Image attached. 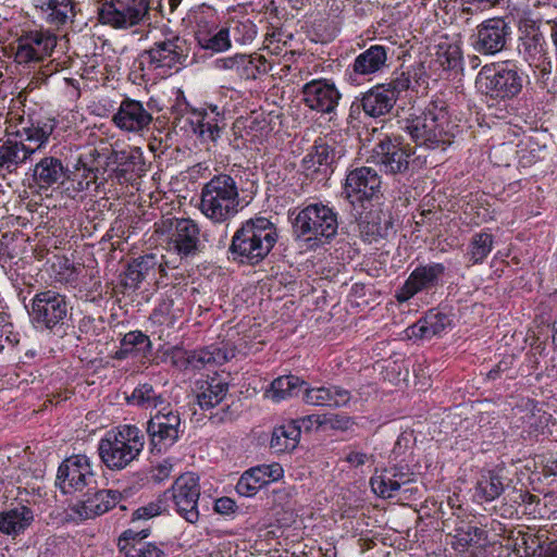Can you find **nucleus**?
Segmentation results:
<instances>
[{
  "mask_svg": "<svg viewBox=\"0 0 557 557\" xmlns=\"http://www.w3.org/2000/svg\"><path fill=\"white\" fill-rule=\"evenodd\" d=\"M277 238L274 223L263 216L252 218L235 232L228 250L234 261L256 265L265 259Z\"/></svg>",
  "mask_w": 557,
  "mask_h": 557,
  "instance_id": "f257e3e1",
  "label": "nucleus"
},
{
  "mask_svg": "<svg viewBox=\"0 0 557 557\" xmlns=\"http://www.w3.org/2000/svg\"><path fill=\"white\" fill-rule=\"evenodd\" d=\"M456 127L442 101L431 102L421 115L408 120L406 126L417 145L432 149L449 146Z\"/></svg>",
  "mask_w": 557,
  "mask_h": 557,
  "instance_id": "f03ea898",
  "label": "nucleus"
},
{
  "mask_svg": "<svg viewBox=\"0 0 557 557\" xmlns=\"http://www.w3.org/2000/svg\"><path fill=\"white\" fill-rule=\"evenodd\" d=\"M144 445V435L138 428L121 425L106 433L99 442L98 453L108 469L122 470L138 458Z\"/></svg>",
  "mask_w": 557,
  "mask_h": 557,
  "instance_id": "7ed1b4c3",
  "label": "nucleus"
},
{
  "mask_svg": "<svg viewBox=\"0 0 557 557\" xmlns=\"http://www.w3.org/2000/svg\"><path fill=\"white\" fill-rule=\"evenodd\" d=\"M238 187L231 175H215L203 185L200 210L211 221L223 223L233 218L238 212Z\"/></svg>",
  "mask_w": 557,
  "mask_h": 557,
  "instance_id": "20e7f679",
  "label": "nucleus"
},
{
  "mask_svg": "<svg viewBox=\"0 0 557 557\" xmlns=\"http://www.w3.org/2000/svg\"><path fill=\"white\" fill-rule=\"evenodd\" d=\"M160 35H153V45L144 52L148 66L160 71L161 75L177 72L188 58L189 48L185 38L174 33L168 26L159 29Z\"/></svg>",
  "mask_w": 557,
  "mask_h": 557,
  "instance_id": "39448f33",
  "label": "nucleus"
},
{
  "mask_svg": "<svg viewBox=\"0 0 557 557\" xmlns=\"http://www.w3.org/2000/svg\"><path fill=\"white\" fill-rule=\"evenodd\" d=\"M476 86L494 99H511L522 89V77L513 65H484L478 74Z\"/></svg>",
  "mask_w": 557,
  "mask_h": 557,
  "instance_id": "423d86ee",
  "label": "nucleus"
},
{
  "mask_svg": "<svg viewBox=\"0 0 557 557\" xmlns=\"http://www.w3.org/2000/svg\"><path fill=\"white\" fill-rule=\"evenodd\" d=\"M150 0H111L98 9L99 21L126 29L149 21Z\"/></svg>",
  "mask_w": 557,
  "mask_h": 557,
  "instance_id": "0eeeda50",
  "label": "nucleus"
},
{
  "mask_svg": "<svg viewBox=\"0 0 557 557\" xmlns=\"http://www.w3.org/2000/svg\"><path fill=\"white\" fill-rule=\"evenodd\" d=\"M295 226L301 235L309 239H330L337 233V213L321 202L305 207L296 216Z\"/></svg>",
  "mask_w": 557,
  "mask_h": 557,
  "instance_id": "6e6552de",
  "label": "nucleus"
},
{
  "mask_svg": "<svg viewBox=\"0 0 557 557\" xmlns=\"http://www.w3.org/2000/svg\"><path fill=\"white\" fill-rule=\"evenodd\" d=\"M97 483L90 460L85 455L66 458L58 469L57 484L63 494H78L95 490Z\"/></svg>",
  "mask_w": 557,
  "mask_h": 557,
  "instance_id": "1a4fd4ad",
  "label": "nucleus"
},
{
  "mask_svg": "<svg viewBox=\"0 0 557 557\" xmlns=\"http://www.w3.org/2000/svg\"><path fill=\"white\" fill-rule=\"evenodd\" d=\"M170 493L176 512L187 522L196 523L199 519L198 500L200 496L198 476L190 472L180 475Z\"/></svg>",
  "mask_w": 557,
  "mask_h": 557,
  "instance_id": "9d476101",
  "label": "nucleus"
},
{
  "mask_svg": "<svg viewBox=\"0 0 557 557\" xmlns=\"http://www.w3.org/2000/svg\"><path fill=\"white\" fill-rule=\"evenodd\" d=\"M29 313L36 324L51 330L67 314L65 296L51 289L40 292L34 296Z\"/></svg>",
  "mask_w": 557,
  "mask_h": 557,
  "instance_id": "9b49d317",
  "label": "nucleus"
},
{
  "mask_svg": "<svg viewBox=\"0 0 557 557\" xmlns=\"http://www.w3.org/2000/svg\"><path fill=\"white\" fill-rule=\"evenodd\" d=\"M411 153V148L400 138L386 137L374 147L372 159L386 173L397 174L408 170Z\"/></svg>",
  "mask_w": 557,
  "mask_h": 557,
  "instance_id": "f8f14e48",
  "label": "nucleus"
},
{
  "mask_svg": "<svg viewBox=\"0 0 557 557\" xmlns=\"http://www.w3.org/2000/svg\"><path fill=\"white\" fill-rule=\"evenodd\" d=\"M57 36L48 30H30L17 39L15 58L20 63L39 62L50 57Z\"/></svg>",
  "mask_w": 557,
  "mask_h": 557,
  "instance_id": "ddd939ff",
  "label": "nucleus"
},
{
  "mask_svg": "<svg viewBox=\"0 0 557 557\" xmlns=\"http://www.w3.org/2000/svg\"><path fill=\"white\" fill-rule=\"evenodd\" d=\"M164 410L158 411L147 423L150 443L158 451L171 447L180 436V414L171 409Z\"/></svg>",
  "mask_w": 557,
  "mask_h": 557,
  "instance_id": "4468645a",
  "label": "nucleus"
},
{
  "mask_svg": "<svg viewBox=\"0 0 557 557\" xmlns=\"http://www.w3.org/2000/svg\"><path fill=\"white\" fill-rule=\"evenodd\" d=\"M121 493L115 490H95L82 493V498L71 505V510L82 520L92 519L106 513L121 500Z\"/></svg>",
  "mask_w": 557,
  "mask_h": 557,
  "instance_id": "2eb2a0df",
  "label": "nucleus"
},
{
  "mask_svg": "<svg viewBox=\"0 0 557 557\" xmlns=\"http://www.w3.org/2000/svg\"><path fill=\"white\" fill-rule=\"evenodd\" d=\"M510 33V25L504 18H488L478 26L474 48L482 54L500 52L506 47Z\"/></svg>",
  "mask_w": 557,
  "mask_h": 557,
  "instance_id": "dca6fc26",
  "label": "nucleus"
},
{
  "mask_svg": "<svg viewBox=\"0 0 557 557\" xmlns=\"http://www.w3.org/2000/svg\"><path fill=\"white\" fill-rule=\"evenodd\" d=\"M215 67L227 71L233 77L242 81L256 79L259 75L267 74L271 69L267 59L258 53H236L232 57L218 59Z\"/></svg>",
  "mask_w": 557,
  "mask_h": 557,
  "instance_id": "f3484780",
  "label": "nucleus"
},
{
  "mask_svg": "<svg viewBox=\"0 0 557 557\" xmlns=\"http://www.w3.org/2000/svg\"><path fill=\"white\" fill-rule=\"evenodd\" d=\"M170 244L181 257L194 256L199 251L200 230L191 219H169Z\"/></svg>",
  "mask_w": 557,
  "mask_h": 557,
  "instance_id": "a211bd4d",
  "label": "nucleus"
},
{
  "mask_svg": "<svg viewBox=\"0 0 557 557\" xmlns=\"http://www.w3.org/2000/svg\"><path fill=\"white\" fill-rule=\"evenodd\" d=\"M301 94L309 109L323 114L334 112L341 99L336 86L327 79H312L302 86Z\"/></svg>",
  "mask_w": 557,
  "mask_h": 557,
  "instance_id": "6ab92c4d",
  "label": "nucleus"
},
{
  "mask_svg": "<svg viewBox=\"0 0 557 557\" xmlns=\"http://www.w3.org/2000/svg\"><path fill=\"white\" fill-rule=\"evenodd\" d=\"M381 188V177L375 170L361 166L350 171L346 177L344 193L351 203L376 196Z\"/></svg>",
  "mask_w": 557,
  "mask_h": 557,
  "instance_id": "aec40b11",
  "label": "nucleus"
},
{
  "mask_svg": "<svg viewBox=\"0 0 557 557\" xmlns=\"http://www.w3.org/2000/svg\"><path fill=\"white\" fill-rule=\"evenodd\" d=\"M152 114L144 104L134 99H124L117 111L112 116V122L122 131L139 134L149 128L152 123Z\"/></svg>",
  "mask_w": 557,
  "mask_h": 557,
  "instance_id": "412c9836",
  "label": "nucleus"
},
{
  "mask_svg": "<svg viewBox=\"0 0 557 557\" xmlns=\"http://www.w3.org/2000/svg\"><path fill=\"white\" fill-rule=\"evenodd\" d=\"M284 470L280 463L260 465L245 471L236 484L239 495L251 497L264 485L283 478Z\"/></svg>",
  "mask_w": 557,
  "mask_h": 557,
  "instance_id": "4be33fe9",
  "label": "nucleus"
},
{
  "mask_svg": "<svg viewBox=\"0 0 557 557\" xmlns=\"http://www.w3.org/2000/svg\"><path fill=\"white\" fill-rule=\"evenodd\" d=\"M445 272L442 263H431L418 267L409 275L403 287L396 293V299L405 302L423 289L434 286Z\"/></svg>",
  "mask_w": 557,
  "mask_h": 557,
  "instance_id": "5701e85b",
  "label": "nucleus"
},
{
  "mask_svg": "<svg viewBox=\"0 0 557 557\" xmlns=\"http://www.w3.org/2000/svg\"><path fill=\"white\" fill-rule=\"evenodd\" d=\"M148 530H126L119 537L117 547L123 557H168L162 545L144 541Z\"/></svg>",
  "mask_w": 557,
  "mask_h": 557,
  "instance_id": "b1692460",
  "label": "nucleus"
},
{
  "mask_svg": "<svg viewBox=\"0 0 557 557\" xmlns=\"http://www.w3.org/2000/svg\"><path fill=\"white\" fill-rule=\"evenodd\" d=\"M345 151L335 141L319 138L302 159V168L307 171H320L322 166L329 168L338 161Z\"/></svg>",
  "mask_w": 557,
  "mask_h": 557,
  "instance_id": "393cba45",
  "label": "nucleus"
},
{
  "mask_svg": "<svg viewBox=\"0 0 557 557\" xmlns=\"http://www.w3.org/2000/svg\"><path fill=\"white\" fill-rule=\"evenodd\" d=\"M33 156L34 149L26 147L25 143L13 134L5 139H0V171L14 173Z\"/></svg>",
  "mask_w": 557,
  "mask_h": 557,
  "instance_id": "a878e982",
  "label": "nucleus"
},
{
  "mask_svg": "<svg viewBox=\"0 0 557 557\" xmlns=\"http://www.w3.org/2000/svg\"><path fill=\"white\" fill-rule=\"evenodd\" d=\"M413 481V473L404 471L403 468L393 467L385 469L381 474L371 478L370 484L373 492L382 498H392L400 490Z\"/></svg>",
  "mask_w": 557,
  "mask_h": 557,
  "instance_id": "bb28decb",
  "label": "nucleus"
},
{
  "mask_svg": "<svg viewBox=\"0 0 557 557\" xmlns=\"http://www.w3.org/2000/svg\"><path fill=\"white\" fill-rule=\"evenodd\" d=\"M395 104L394 92L384 84L373 86L361 97L362 110L371 117H380L389 113Z\"/></svg>",
  "mask_w": 557,
  "mask_h": 557,
  "instance_id": "cd10ccee",
  "label": "nucleus"
},
{
  "mask_svg": "<svg viewBox=\"0 0 557 557\" xmlns=\"http://www.w3.org/2000/svg\"><path fill=\"white\" fill-rule=\"evenodd\" d=\"M163 263L154 255H146L135 259L125 272L124 285L128 288H137L146 278H154L157 273L163 275Z\"/></svg>",
  "mask_w": 557,
  "mask_h": 557,
  "instance_id": "c85d7f7f",
  "label": "nucleus"
},
{
  "mask_svg": "<svg viewBox=\"0 0 557 557\" xmlns=\"http://www.w3.org/2000/svg\"><path fill=\"white\" fill-rule=\"evenodd\" d=\"M235 356L236 349L230 344H224L222 347L211 345L190 351L186 360L189 367L200 370L208 366L223 364Z\"/></svg>",
  "mask_w": 557,
  "mask_h": 557,
  "instance_id": "c756f323",
  "label": "nucleus"
},
{
  "mask_svg": "<svg viewBox=\"0 0 557 557\" xmlns=\"http://www.w3.org/2000/svg\"><path fill=\"white\" fill-rule=\"evenodd\" d=\"M194 132L202 140L215 143L221 136L225 126L223 115L218 112L216 107H210L201 111H194Z\"/></svg>",
  "mask_w": 557,
  "mask_h": 557,
  "instance_id": "7c9ffc66",
  "label": "nucleus"
},
{
  "mask_svg": "<svg viewBox=\"0 0 557 557\" xmlns=\"http://www.w3.org/2000/svg\"><path fill=\"white\" fill-rule=\"evenodd\" d=\"M387 48L372 45L359 53L351 64L355 75L368 76L381 72L387 65Z\"/></svg>",
  "mask_w": 557,
  "mask_h": 557,
  "instance_id": "2f4dec72",
  "label": "nucleus"
},
{
  "mask_svg": "<svg viewBox=\"0 0 557 557\" xmlns=\"http://www.w3.org/2000/svg\"><path fill=\"white\" fill-rule=\"evenodd\" d=\"M66 177V169L60 159L45 157L33 169V180L40 188H49L62 184Z\"/></svg>",
  "mask_w": 557,
  "mask_h": 557,
  "instance_id": "473e14b6",
  "label": "nucleus"
},
{
  "mask_svg": "<svg viewBox=\"0 0 557 557\" xmlns=\"http://www.w3.org/2000/svg\"><path fill=\"white\" fill-rule=\"evenodd\" d=\"M34 521L33 510L25 505H17L0 511V532L10 536L23 533Z\"/></svg>",
  "mask_w": 557,
  "mask_h": 557,
  "instance_id": "72a5a7b5",
  "label": "nucleus"
},
{
  "mask_svg": "<svg viewBox=\"0 0 557 557\" xmlns=\"http://www.w3.org/2000/svg\"><path fill=\"white\" fill-rule=\"evenodd\" d=\"M301 430L297 421H287L273 430L271 448L277 453L294 450L300 440Z\"/></svg>",
  "mask_w": 557,
  "mask_h": 557,
  "instance_id": "f704fd0d",
  "label": "nucleus"
},
{
  "mask_svg": "<svg viewBox=\"0 0 557 557\" xmlns=\"http://www.w3.org/2000/svg\"><path fill=\"white\" fill-rule=\"evenodd\" d=\"M53 132V125L47 122H32L17 129L13 135L34 149V154L48 141Z\"/></svg>",
  "mask_w": 557,
  "mask_h": 557,
  "instance_id": "c9c22d12",
  "label": "nucleus"
},
{
  "mask_svg": "<svg viewBox=\"0 0 557 557\" xmlns=\"http://www.w3.org/2000/svg\"><path fill=\"white\" fill-rule=\"evenodd\" d=\"M197 403L201 409L208 410L219 405L226 396L228 384L216 377L200 381Z\"/></svg>",
  "mask_w": 557,
  "mask_h": 557,
  "instance_id": "e433bc0d",
  "label": "nucleus"
},
{
  "mask_svg": "<svg viewBox=\"0 0 557 557\" xmlns=\"http://www.w3.org/2000/svg\"><path fill=\"white\" fill-rule=\"evenodd\" d=\"M449 324L450 320L445 313L430 310L412 326V334L421 338H431L440 335Z\"/></svg>",
  "mask_w": 557,
  "mask_h": 557,
  "instance_id": "4c0bfd02",
  "label": "nucleus"
},
{
  "mask_svg": "<svg viewBox=\"0 0 557 557\" xmlns=\"http://www.w3.org/2000/svg\"><path fill=\"white\" fill-rule=\"evenodd\" d=\"M304 381L295 375H284L275 379L265 396L274 401H281L297 395Z\"/></svg>",
  "mask_w": 557,
  "mask_h": 557,
  "instance_id": "58836bf2",
  "label": "nucleus"
},
{
  "mask_svg": "<svg viewBox=\"0 0 557 557\" xmlns=\"http://www.w3.org/2000/svg\"><path fill=\"white\" fill-rule=\"evenodd\" d=\"M493 244L492 234L485 232L474 234L470 239L467 251L471 265L482 263L492 251Z\"/></svg>",
  "mask_w": 557,
  "mask_h": 557,
  "instance_id": "ea45409f",
  "label": "nucleus"
},
{
  "mask_svg": "<svg viewBox=\"0 0 557 557\" xmlns=\"http://www.w3.org/2000/svg\"><path fill=\"white\" fill-rule=\"evenodd\" d=\"M40 9L47 12V21L61 26L73 15V3L71 0H42Z\"/></svg>",
  "mask_w": 557,
  "mask_h": 557,
  "instance_id": "a19ab883",
  "label": "nucleus"
},
{
  "mask_svg": "<svg viewBox=\"0 0 557 557\" xmlns=\"http://www.w3.org/2000/svg\"><path fill=\"white\" fill-rule=\"evenodd\" d=\"M128 404L136 405L145 409L157 408L164 403L161 393L157 392L151 384H139L127 398Z\"/></svg>",
  "mask_w": 557,
  "mask_h": 557,
  "instance_id": "79ce46f5",
  "label": "nucleus"
},
{
  "mask_svg": "<svg viewBox=\"0 0 557 557\" xmlns=\"http://www.w3.org/2000/svg\"><path fill=\"white\" fill-rule=\"evenodd\" d=\"M486 539V532L475 525L467 524L455 530L451 545L454 549L465 552L469 546L479 544Z\"/></svg>",
  "mask_w": 557,
  "mask_h": 557,
  "instance_id": "37998d69",
  "label": "nucleus"
},
{
  "mask_svg": "<svg viewBox=\"0 0 557 557\" xmlns=\"http://www.w3.org/2000/svg\"><path fill=\"white\" fill-rule=\"evenodd\" d=\"M504 491L502 479L492 471L482 474L475 486V495L481 500L492 502Z\"/></svg>",
  "mask_w": 557,
  "mask_h": 557,
  "instance_id": "c03bdc74",
  "label": "nucleus"
},
{
  "mask_svg": "<svg viewBox=\"0 0 557 557\" xmlns=\"http://www.w3.org/2000/svg\"><path fill=\"white\" fill-rule=\"evenodd\" d=\"M462 52L458 44L441 42L436 49V62L443 70H457L461 66Z\"/></svg>",
  "mask_w": 557,
  "mask_h": 557,
  "instance_id": "a18cd8bd",
  "label": "nucleus"
},
{
  "mask_svg": "<svg viewBox=\"0 0 557 557\" xmlns=\"http://www.w3.org/2000/svg\"><path fill=\"white\" fill-rule=\"evenodd\" d=\"M198 44L201 48L222 52L231 48L230 29L227 27L219 28L214 34H200Z\"/></svg>",
  "mask_w": 557,
  "mask_h": 557,
  "instance_id": "49530a36",
  "label": "nucleus"
},
{
  "mask_svg": "<svg viewBox=\"0 0 557 557\" xmlns=\"http://www.w3.org/2000/svg\"><path fill=\"white\" fill-rule=\"evenodd\" d=\"M305 401L312 406H330L332 396L330 394V387H317L306 389Z\"/></svg>",
  "mask_w": 557,
  "mask_h": 557,
  "instance_id": "de8ad7c7",
  "label": "nucleus"
},
{
  "mask_svg": "<svg viewBox=\"0 0 557 557\" xmlns=\"http://www.w3.org/2000/svg\"><path fill=\"white\" fill-rule=\"evenodd\" d=\"M411 79H412L411 72L407 71V72H401L393 81H391L389 83H386L384 85H385V87H389V90L394 92L395 100L397 101L399 95L403 91H406L409 88H411Z\"/></svg>",
  "mask_w": 557,
  "mask_h": 557,
  "instance_id": "09e8293b",
  "label": "nucleus"
},
{
  "mask_svg": "<svg viewBox=\"0 0 557 557\" xmlns=\"http://www.w3.org/2000/svg\"><path fill=\"white\" fill-rule=\"evenodd\" d=\"M119 165L128 168L132 173L141 171L144 165L141 152L138 149H134L128 153L121 152Z\"/></svg>",
  "mask_w": 557,
  "mask_h": 557,
  "instance_id": "8fccbe9b",
  "label": "nucleus"
},
{
  "mask_svg": "<svg viewBox=\"0 0 557 557\" xmlns=\"http://www.w3.org/2000/svg\"><path fill=\"white\" fill-rule=\"evenodd\" d=\"M161 513V507L158 504H149L147 506H143L134 511L133 520L140 519H150Z\"/></svg>",
  "mask_w": 557,
  "mask_h": 557,
  "instance_id": "3c124183",
  "label": "nucleus"
},
{
  "mask_svg": "<svg viewBox=\"0 0 557 557\" xmlns=\"http://www.w3.org/2000/svg\"><path fill=\"white\" fill-rule=\"evenodd\" d=\"M320 423L329 425L331 429L335 430H347L351 425V420L346 416L336 414L327 418L325 417Z\"/></svg>",
  "mask_w": 557,
  "mask_h": 557,
  "instance_id": "603ef678",
  "label": "nucleus"
},
{
  "mask_svg": "<svg viewBox=\"0 0 557 557\" xmlns=\"http://www.w3.org/2000/svg\"><path fill=\"white\" fill-rule=\"evenodd\" d=\"M330 394L332 396L331 407L344 406L350 399V393L337 386L330 387Z\"/></svg>",
  "mask_w": 557,
  "mask_h": 557,
  "instance_id": "864d4df0",
  "label": "nucleus"
},
{
  "mask_svg": "<svg viewBox=\"0 0 557 557\" xmlns=\"http://www.w3.org/2000/svg\"><path fill=\"white\" fill-rule=\"evenodd\" d=\"M172 469L173 463L169 460H164L154 467L152 478L158 482L164 481L170 476Z\"/></svg>",
  "mask_w": 557,
  "mask_h": 557,
  "instance_id": "5fc2aeb1",
  "label": "nucleus"
},
{
  "mask_svg": "<svg viewBox=\"0 0 557 557\" xmlns=\"http://www.w3.org/2000/svg\"><path fill=\"white\" fill-rule=\"evenodd\" d=\"M235 508H236L235 502L228 497L219 498L214 505V510L216 512L223 513V515L234 512Z\"/></svg>",
  "mask_w": 557,
  "mask_h": 557,
  "instance_id": "6e6d98bb",
  "label": "nucleus"
},
{
  "mask_svg": "<svg viewBox=\"0 0 557 557\" xmlns=\"http://www.w3.org/2000/svg\"><path fill=\"white\" fill-rule=\"evenodd\" d=\"M368 455L361 451H350L345 457V461H347L351 467L355 468L363 466L368 461Z\"/></svg>",
  "mask_w": 557,
  "mask_h": 557,
  "instance_id": "4d7b16f0",
  "label": "nucleus"
},
{
  "mask_svg": "<svg viewBox=\"0 0 557 557\" xmlns=\"http://www.w3.org/2000/svg\"><path fill=\"white\" fill-rule=\"evenodd\" d=\"M362 233L366 236V239L371 242H376L379 238H382L384 234L382 233L381 228L376 225H370V223H367L366 226H363Z\"/></svg>",
  "mask_w": 557,
  "mask_h": 557,
  "instance_id": "13d9d810",
  "label": "nucleus"
},
{
  "mask_svg": "<svg viewBox=\"0 0 557 557\" xmlns=\"http://www.w3.org/2000/svg\"><path fill=\"white\" fill-rule=\"evenodd\" d=\"M148 342V337L140 332H131L124 336V344L140 345Z\"/></svg>",
  "mask_w": 557,
  "mask_h": 557,
  "instance_id": "bf43d9fd",
  "label": "nucleus"
},
{
  "mask_svg": "<svg viewBox=\"0 0 557 557\" xmlns=\"http://www.w3.org/2000/svg\"><path fill=\"white\" fill-rule=\"evenodd\" d=\"M114 173L115 177L119 180L120 183L128 182L131 180V176H128V174L131 173L128 168L120 165L117 169H115Z\"/></svg>",
  "mask_w": 557,
  "mask_h": 557,
  "instance_id": "052dcab7",
  "label": "nucleus"
},
{
  "mask_svg": "<svg viewBox=\"0 0 557 557\" xmlns=\"http://www.w3.org/2000/svg\"><path fill=\"white\" fill-rule=\"evenodd\" d=\"M510 362H507V361H500L494 369H492L488 373H487V376L490 379H496L497 375L506 370L508 367H509Z\"/></svg>",
  "mask_w": 557,
  "mask_h": 557,
  "instance_id": "680f3d73",
  "label": "nucleus"
},
{
  "mask_svg": "<svg viewBox=\"0 0 557 557\" xmlns=\"http://www.w3.org/2000/svg\"><path fill=\"white\" fill-rule=\"evenodd\" d=\"M541 557H557V541L550 542L543 550Z\"/></svg>",
  "mask_w": 557,
  "mask_h": 557,
  "instance_id": "e2e57ef3",
  "label": "nucleus"
},
{
  "mask_svg": "<svg viewBox=\"0 0 557 557\" xmlns=\"http://www.w3.org/2000/svg\"><path fill=\"white\" fill-rule=\"evenodd\" d=\"M89 175H91V178L86 182L85 186H83L82 182L78 183L81 185V189L88 188L89 184L95 182L96 175L94 174V172L91 170H88V175H86V177H88Z\"/></svg>",
  "mask_w": 557,
  "mask_h": 557,
  "instance_id": "0e129e2a",
  "label": "nucleus"
},
{
  "mask_svg": "<svg viewBox=\"0 0 557 557\" xmlns=\"http://www.w3.org/2000/svg\"><path fill=\"white\" fill-rule=\"evenodd\" d=\"M552 38H553L554 44L557 47V21L554 22V25L552 27Z\"/></svg>",
  "mask_w": 557,
  "mask_h": 557,
  "instance_id": "69168bd1",
  "label": "nucleus"
},
{
  "mask_svg": "<svg viewBox=\"0 0 557 557\" xmlns=\"http://www.w3.org/2000/svg\"><path fill=\"white\" fill-rule=\"evenodd\" d=\"M549 470L553 474L557 475V459L552 462Z\"/></svg>",
  "mask_w": 557,
  "mask_h": 557,
  "instance_id": "338daca9",
  "label": "nucleus"
},
{
  "mask_svg": "<svg viewBox=\"0 0 557 557\" xmlns=\"http://www.w3.org/2000/svg\"><path fill=\"white\" fill-rule=\"evenodd\" d=\"M181 0H170V5L172 9L176 8L180 4Z\"/></svg>",
  "mask_w": 557,
  "mask_h": 557,
  "instance_id": "774afa93",
  "label": "nucleus"
}]
</instances>
